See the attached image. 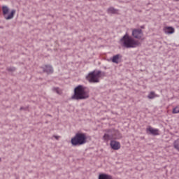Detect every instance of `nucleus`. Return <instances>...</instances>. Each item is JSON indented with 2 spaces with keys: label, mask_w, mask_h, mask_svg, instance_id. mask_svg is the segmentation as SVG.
<instances>
[{
  "label": "nucleus",
  "mask_w": 179,
  "mask_h": 179,
  "mask_svg": "<svg viewBox=\"0 0 179 179\" xmlns=\"http://www.w3.org/2000/svg\"><path fill=\"white\" fill-rule=\"evenodd\" d=\"M155 97H159V95L156 94L155 93V92H150V94L148 95V98L150 99H155Z\"/></svg>",
  "instance_id": "obj_15"
},
{
  "label": "nucleus",
  "mask_w": 179,
  "mask_h": 179,
  "mask_svg": "<svg viewBox=\"0 0 179 179\" xmlns=\"http://www.w3.org/2000/svg\"><path fill=\"white\" fill-rule=\"evenodd\" d=\"M146 132L147 134H149L150 135H154L155 136L160 135V131L158 129L152 127L151 126H148L146 128Z\"/></svg>",
  "instance_id": "obj_8"
},
{
  "label": "nucleus",
  "mask_w": 179,
  "mask_h": 179,
  "mask_svg": "<svg viewBox=\"0 0 179 179\" xmlns=\"http://www.w3.org/2000/svg\"><path fill=\"white\" fill-rule=\"evenodd\" d=\"M101 76V72L92 71L88 74L87 79L88 81L92 83H97L99 82L100 77Z\"/></svg>",
  "instance_id": "obj_4"
},
{
  "label": "nucleus",
  "mask_w": 179,
  "mask_h": 179,
  "mask_svg": "<svg viewBox=\"0 0 179 179\" xmlns=\"http://www.w3.org/2000/svg\"><path fill=\"white\" fill-rule=\"evenodd\" d=\"M119 134L118 131L108 130V133L104 134L103 139L107 141H110V139H120Z\"/></svg>",
  "instance_id": "obj_5"
},
{
  "label": "nucleus",
  "mask_w": 179,
  "mask_h": 179,
  "mask_svg": "<svg viewBox=\"0 0 179 179\" xmlns=\"http://www.w3.org/2000/svg\"><path fill=\"white\" fill-rule=\"evenodd\" d=\"M54 138L57 140L59 139V136H54Z\"/></svg>",
  "instance_id": "obj_19"
},
{
  "label": "nucleus",
  "mask_w": 179,
  "mask_h": 179,
  "mask_svg": "<svg viewBox=\"0 0 179 179\" xmlns=\"http://www.w3.org/2000/svg\"><path fill=\"white\" fill-rule=\"evenodd\" d=\"M172 113H173V114H179V106L173 108Z\"/></svg>",
  "instance_id": "obj_17"
},
{
  "label": "nucleus",
  "mask_w": 179,
  "mask_h": 179,
  "mask_svg": "<svg viewBox=\"0 0 179 179\" xmlns=\"http://www.w3.org/2000/svg\"><path fill=\"white\" fill-rule=\"evenodd\" d=\"M53 90H54V92H55L58 94H61V91H59V89H58V88H54Z\"/></svg>",
  "instance_id": "obj_18"
},
{
  "label": "nucleus",
  "mask_w": 179,
  "mask_h": 179,
  "mask_svg": "<svg viewBox=\"0 0 179 179\" xmlns=\"http://www.w3.org/2000/svg\"><path fill=\"white\" fill-rule=\"evenodd\" d=\"M163 30L166 34H173L176 31V29L172 27H164Z\"/></svg>",
  "instance_id": "obj_10"
},
{
  "label": "nucleus",
  "mask_w": 179,
  "mask_h": 179,
  "mask_svg": "<svg viewBox=\"0 0 179 179\" xmlns=\"http://www.w3.org/2000/svg\"><path fill=\"white\" fill-rule=\"evenodd\" d=\"M3 15L6 20H10V19H13L15 16V13H16L15 10H12L10 13L9 14V8L8 6H4L2 7Z\"/></svg>",
  "instance_id": "obj_6"
},
{
  "label": "nucleus",
  "mask_w": 179,
  "mask_h": 179,
  "mask_svg": "<svg viewBox=\"0 0 179 179\" xmlns=\"http://www.w3.org/2000/svg\"><path fill=\"white\" fill-rule=\"evenodd\" d=\"M131 36L134 37V38L140 40L141 41H143V40H145L143 31L141 29H133Z\"/></svg>",
  "instance_id": "obj_7"
},
{
  "label": "nucleus",
  "mask_w": 179,
  "mask_h": 179,
  "mask_svg": "<svg viewBox=\"0 0 179 179\" xmlns=\"http://www.w3.org/2000/svg\"><path fill=\"white\" fill-rule=\"evenodd\" d=\"M110 146L113 150H120L121 149V143L115 140L110 141Z\"/></svg>",
  "instance_id": "obj_9"
},
{
  "label": "nucleus",
  "mask_w": 179,
  "mask_h": 179,
  "mask_svg": "<svg viewBox=\"0 0 179 179\" xmlns=\"http://www.w3.org/2000/svg\"><path fill=\"white\" fill-rule=\"evenodd\" d=\"M73 100H85L89 99V92L83 85H78L74 89V94L71 96Z\"/></svg>",
  "instance_id": "obj_2"
},
{
  "label": "nucleus",
  "mask_w": 179,
  "mask_h": 179,
  "mask_svg": "<svg viewBox=\"0 0 179 179\" xmlns=\"http://www.w3.org/2000/svg\"><path fill=\"white\" fill-rule=\"evenodd\" d=\"M45 72H47V73H52L53 70L52 67L51 66L46 65L43 68Z\"/></svg>",
  "instance_id": "obj_13"
},
{
  "label": "nucleus",
  "mask_w": 179,
  "mask_h": 179,
  "mask_svg": "<svg viewBox=\"0 0 179 179\" xmlns=\"http://www.w3.org/2000/svg\"><path fill=\"white\" fill-rule=\"evenodd\" d=\"M173 148L175 149H176V150H178L179 152V139L176 140L174 143H173Z\"/></svg>",
  "instance_id": "obj_16"
},
{
  "label": "nucleus",
  "mask_w": 179,
  "mask_h": 179,
  "mask_svg": "<svg viewBox=\"0 0 179 179\" xmlns=\"http://www.w3.org/2000/svg\"><path fill=\"white\" fill-rule=\"evenodd\" d=\"M0 162H1V158H0Z\"/></svg>",
  "instance_id": "obj_20"
},
{
  "label": "nucleus",
  "mask_w": 179,
  "mask_h": 179,
  "mask_svg": "<svg viewBox=\"0 0 179 179\" xmlns=\"http://www.w3.org/2000/svg\"><path fill=\"white\" fill-rule=\"evenodd\" d=\"M120 44L126 48H136V47L141 45V42L126 34L120 40Z\"/></svg>",
  "instance_id": "obj_1"
},
{
  "label": "nucleus",
  "mask_w": 179,
  "mask_h": 179,
  "mask_svg": "<svg viewBox=\"0 0 179 179\" xmlns=\"http://www.w3.org/2000/svg\"><path fill=\"white\" fill-rule=\"evenodd\" d=\"M71 142L73 146H80V145H85L87 142V136L85 133L78 132L71 138Z\"/></svg>",
  "instance_id": "obj_3"
},
{
  "label": "nucleus",
  "mask_w": 179,
  "mask_h": 179,
  "mask_svg": "<svg viewBox=\"0 0 179 179\" xmlns=\"http://www.w3.org/2000/svg\"><path fill=\"white\" fill-rule=\"evenodd\" d=\"M120 58H121V55H116L113 56L112 58V62H113L114 64H118V62H120Z\"/></svg>",
  "instance_id": "obj_12"
},
{
  "label": "nucleus",
  "mask_w": 179,
  "mask_h": 179,
  "mask_svg": "<svg viewBox=\"0 0 179 179\" xmlns=\"http://www.w3.org/2000/svg\"><path fill=\"white\" fill-rule=\"evenodd\" d=\"M99 179H113V176H111V175L102 173L99 175Z\"/></svg>",
  "instance_id": "obj_11"
},
{
  "label": "nucleus",
  "mask_w": 179,
  "mask_h": 179,
  "mask_svg": "<svg viewBox=\"0 0 179 179\" xmlns=\"http://www.w3.org/2000/svg\"><path fill=\"white\" fill-rule=\"evenodd\" d=\"M108 13H110L111 15H115L116 13H118V10L110 7L108 9Z\"/></svg>",
  "instance_id": "obj_14"
}]
</instances>
